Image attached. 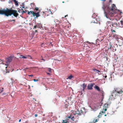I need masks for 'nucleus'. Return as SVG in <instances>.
I'll return each instance as SVG.
<instances>
[{
	"mask_svg": "<svg viewBox=\"0 0 123 123\" xmlns=\"http://www.w3.org/2000/svg\"><path fill=\"white\" fill-rule=\"evenodd\" d=\"M112 2V0H109L108 4H105L103 3L102 8L104 11L105 16L107 18L112 21L114 20H116L115 18L114 14L117 10V7L114 4H113L110 6L109 3Z\"/></svg>",
	"mask_w": 123,
	"mask_h": 123,
	"instance_id": "f257e3e1",
	"label": "nucleus"
},
{
	"mask_svg": "<svg viewBox=\"0 0 123 123\" xmlns=\"http://www.w3.org/2000/svg\"><path fill=\"white\" fill-rule=\"evenodd\" d=\"M13 15L15 17H17L18 15V14L17 11L15 10H13L9 9V16H11L12 15Z\"/></svg>",
	"mask_w": 123,
	"mask_h": 123,
	"instance_id": "f03ea898",
	"label": "nucleus"
},
{
	"mask_svg": "<svg viewBox=\"0 0 123 123\" xmlns=\"http://www.w3.org/2000/svg\"><path fill=\"white\" fill-rule=\"evenodd\" d=\"M9 9L7 8L6 9L0 10V14L5 15L6 16H9Z\"/></svg>",
	"mask_w": 123,
	"mask_h": 123,
	"instance_id": "7ed1b4c3",
	"label": "nucleus"
},
{
	"mask_svg": "<svg viewBox=\"0 0 123 123\" xmlns=\"http://www.w3.org/2000/svg\"><path fill=\"white\" fill-rule=\"evenodd\" d=\"M114 90L118 92V94H121L123 92V88L120 89L119 88H114Z\"/></svg>",
	"mask_w": 123,
	"mask_h": 123,
	"instance_id": "20e7f679",
	"label": "nucleus"
},
{
	"mask_svg": "<svg viewBox=\"0 0 123 123\" xmlns=\"http://www.w3.org/2000/svg\"><path fill=\"white\" fill-rule=\"evenodd\" d=\"M110 27L111 28H113L114 26L116 28H117V27H119V23H116L114 22L113 24H112V26L110 25Z\"/></svg>",
	"mask_w": 123,
	"mask_h": 123,
	"instance_id": "39448f33",
	"label": "nucleus"
},
{
	"mask_svg": "<svg viewBox=\"0 0 123 123\" xmlns=\"http://www.w3.org/2000/svg\"><path fill=\"white\" fill-rule=\"evenodd\" d=\"M12 59V57L10 56L6 59V62L7 65L9 64L11 62Z\"/></svg>",
	"mask_w": 123,
	"mask_h": 123,
	"instance_id": "423d86ee",
	"label": "nucleus"
},
{
	"mask_svg": "<svg viewBox=\"0 0 123 123\" xmlns=\"http://www.w3.org/2000/svg\"><path fill=\"white\" fill-rule=\"evenodd\" d=\"M75 114H78L79 116L81 115V114L82 113V110L80 109L79 110L78 109L75 111Z\"/></svg>",
	"mask_w": 123,
	"mask_h": 123,
	"instance_id": "0eeeda50",
	"label": "nucleus"
},
{
	"mask_svg": "<svg viewBox=\"0 0 123 123\" xmlns=\"http://www.w3.org/2000/svg\"><path fill=\"white\" fill-rule=\"evenodd\" d=\"M94 85V83H92L91 84L88 85L87 89L88 90H92V87Z\"/></svg>",
	"mask_w": 123,
	"mask_h": 123,
	"instance_id": "6e6552de",
	"label": "nucleus"
},
{
	"mask_svg": "<svg viewBox=\"0 0 123 123\" xmlns=\"http://www.w3.org/2000/svg\"><path fill=\"white\" fill-rule=\"evenodd\" d=\"M118 92H115L114 90L113 91L112 93V96L116 97L117 96L118 94Z\"/></svg>",
	"mask_w": 123,
	"mask_h": 123,
	"instance_id": "1a4fd4ad",
	"label": "nucleus"
},
{
	"mask_svg": "<svg viewBox=\"0 0 123 123\" xmlns=\"http://www.w3.org/2000/svg\"><path fill=\"white\" fill-rule=\"evenodd\" d=\"M33 15L34 17L36 16V18L40 16V15L39 14V12H38L37 13L34 12Z\"/></svg>",
	"mask_w": 123,
	"mask_h": 123,
	"instance_id": "9d476101",
	"label": "nucleus"
},
{
	"mask_svg": "<svg viewBox=\"0 0 123 123\" xmlns=\"http://www.w3.org/2000/svg\"><path fill=\"white\" fill-rule=\"evenodd\" d=\"M105 113V112L104 111H101L99 113V115L98 116V118H100L103 114H104Z\"/></svg>",
	"mask_w": 123,
	"mask_h": 123,
	"instance_id": "9b49d317",
	"label": "nucleus"
},
{
	"mask_svg": "<svg viewBox=\"0 0 123 123\" xmlns=\"http://www.w3.org/2000/svg\"><path fill=\"white\" fill-rule=\"evenodd\" d=\"M71 118L72 120V121H73V120L75 118L74 116H73L72 115H70L69 116H68L67 118V119H68V118Z\"/></svg>",
	"mask_w": 123,
	"mask_h": 123,
	"instance_id": "f8f14e48",
	"label": "nucleus"
},
{
	"mask_svg": "<svg viewBox=\"0 0 123 123\" xmlns=\"http://www.w3.org/2000/svg\"><path fill=\"white\" fill-rule=\"evenodd\" d=\"M78 119L77 118H75L73 120V121H71L72 123H76L78 121Z\"/></svg>",
	"mask_w": 123,
	"mask_h": 123,
	"instance_id": "ddd939ff",
	"label": "nucleus"
},
{
	"mask_svg": "<svg viewBox=\"0 0 123 123\" xmlns=\"http://www.w3.org/2000/svg\"><path fill=\"white\" fill-rule=\"evenodd\" d=\"M95 89L97 90L99 92L100 91V89L99 86L97 85H95L94 87Z\"/></svg>",
	"mask_w": 123,
	"mask_h": 123,
	"instance_id": "4468645a",
	"label": "nucleus"
},
{
	"mask_svg": "<svg viewBox=\"0 0 123 123\" xmlns=\"http://www.w3.org/2000/svg\"><path fill=\"white\" fill-rule=\"evenodd\" d=\"M87 86L86 84H85V83H84L83 85H81V86L83 87V91H84V89L86 88Z\"/></svg>",
	"mask_w": 123,
	"mask_h": 123,
	"instance_id": "2eb2a0df",
	"label": "nucleus"
},
{
	"mask_svg": "<svg viewBox=\"0 0 123 123\" xmlns=\"http://www.w3.org/2000/svg\"><path fill=\"white\" fill-rule=\"evenodd\" d=\"M120 23H119V27L122 28L123 27V22L121 21H120Z\"/></svg>",
	"mask_w": 123,
	"mask_h": 123,
	"instance_id": "dca6fc26",
	"label": "nucleus"
},
{
	"mask_svg": "<svg viewBox=\"0 0 123 123\" xmlns=\"http://www.w3.org/2000/svg\"><path fill=\"white\" fill-rule=\"evenodd\" d=\"M13 1L14 2L16 6H18V1H16V0H13Z\"/></svg>",
	"mask_w": 123,
	"mask_h": 123,
	"instance_id": "f3484780",
	"label": "nucleus"
},
{
	"mask_svg": "<svg viewBox=\"0 0 123 123\" xmlns=\"http://www.w3.org/2000/svg\"><path fill=\"white\" fill-rule=\"evenodd\" d=\"M113 22H112L110 21H107L106 22V24L107 25H108L109 24H110L111 26H112V24H113Z\"/></svg>",
	"mask_w": 123,
	"mask_h": 123,
	"instance_id": "a211bd4d",
	"label": "nucleus"
},
{
	"mask_svg": "<svg viewBox=\"0 0 123 123\" xmlns=\"http://www.w3.org/2000/svg\"><path fill=\"white\" fill-rule=\"evenodd\" d=\"M103 40V39H97L96 40V41L97 42L99 43V42H101Z\"/></svg>",
	"mask_w": 123,
	"mask_h": 123,
	"instance_id": "6ab92c4d",
	"label": "nucleus"
},
{
	"mask_svg": "<svg viewBox=\"0 0 123 123\" xmlns=\"http://www.w3.org/2000/svg\"><path fill=\"white\" fill-rule=\"evenodd\" d=\"M111 31L112 33H113V34H114V35L115 34V31L113 29V28H111Z\"/></svg>",
	"mask_w": 123,
	"mask_h": 123,
	"instance_id": "aec40b11",
	"label": "nucleus"
},
{
	"mask_svg": "<svg viewBox=\"0 0 123 123\" xmlns=\"http://www.w3.org/2000/svg\"><path fill=\"white\" fill-rule=\"evenodd\" d=\"M95 21H96V19L95 18H94L93 19V20H92V22H93V23H97V21H95Z\"/></svg>",
	"mask_w": 123,
	"mask_h": 123,
	"instance_id": "412c9836",
	"label": "nucleus"
},
{
	"mask_svg": "<svg viewBox=\"0 0 123 123\" xmlns=\"http://www.w3.org/2000/svg\"><path fill=\"white\" fill-rule=\"evenodd\" d=\"M69 106V105L67 104H65V107L66 108V109L67 110H68V107Z\"/></svg>",
	"mask_w": 123,
	"mask_h": 123,
	"instance_id": "4be33fe9",
	"label": "nucleus"
},
{
	"mask_svg": "<svg viewBox=\"0 0 123 123\" xmlns=\"http://www.w3.org/2000/svg\"><path fill=\"white\" fill-rule=\"evenodd\" d=\"M20 57V58H27V57L22 55H21Z\"/></svg>",
	"mask_w": 123,
	"mask_h": 123,
	"instance_id": "5701e85b",
	"label": "nucleus"
},
{
	"mask_svg": "<svg viewBox=\"0 0 123 123\" xmlns=\"http://www.w3.org/2000/svg\"><path fill=\"white\" fill-rule=\"evenodd\" d=\"M108 104H104V107H105L106 108H108Z\"/></svg>",
	"mask_w": 123,
	"mask_h": 123,
	"instance_id": "b1692460",
	"label": "nucleus"
},
{
	"mask_svg": "<svg viewBox=\"0 0 123 123\" xmlns=\"http://www.w3.org/2000/svg\"><path fill=\"white\" fill-rule=\"evenodd\" d=\"M107 110V108H106L105 107H104V106H103V109L102 110V111H106Z\"/></svg>",
	"mask_w": 123,
	"mask_h": 123,
	"instance_id": "393cba45",
	"label": "nucleus"
},
{
	"mask_svg": "<svg viewBox=\"0 0 123 123\" xmlns=\"http://www.w3.org/2000/svg\"><path fill=\"white\" fill-rule=\"evenodd\" d=\"M95 70L96 71H97V72H98V74H101V71H99L98 70L96 69Z\"/></svg>",
	"mask_w": 123,
	"mask_h": 123,
	"instance_id": "a878e982",
	"label": "nucleus"
},
{
	"mask_svg": "<svg viewBox=\"0 0 123 123\" xmlns=\"http://www.w3.org/2000/svg\"><path fill=\"white\" fill-rule=\"evenodd\" d=\"M73 77V76L71 75L70 76H69L68 77V79H71Z\"/></svg>",
	"mask_w": 123,
	"mask_h": 123,
	"instance_id": "bb28decb",
	"label": "nucleus"
},
{
	"mask_svg": "<svg viewBox=\"0 0 123 123\" xmlns=\"http://www.w3.org/2000/svg\"><path fill=\"white\" fill-rule=\"evenodd\" d=\"M102 97L101 98V101H102L103 99L104 98V95L103 93H102Z\"/></svg>",
	"mask_w": 123,
	"mask_h": 123,
	"instance_id": "cd10ccee",
	"label": "nucleus"
},
{
	"mask_svg": "<svg viewBox=\"0 0 123 123\" xmlns=\"http://www.w3.org/2000/svg\"><path fill=\"white\" fill-rule=\"evenodd\" d=\"M48 71L49 72H51V69L50 68H48Z\"/></svg>",
	"mask_w": 123,
	"mask_h": 123,
	"instance_id": "c85d7f7f",
	"label": "nucleus"
},
{
	"mask_svg": "<svg viewBox=\"0 0 123 123\" xmlns=\"http://www.w3.org/2000/svg\"><path fill=\"white\" fill-rule=\"evenodd\" d=\"M30 13L31 14H32V15L33 14V13H34V12L33 11H30Z\"/></svg>",
	"mask_w": 123,
	"mask_h": 123,
	"instance_id": "c756f323",
	"label": "nucleus"
},
{
	"mask_svg": "<svg viewBox=\"0 0 123 123\" xmlns=\"http://www.w3.org/2000/svg\"><path fill=\"white\" fill-rule=\"evenodd\" d=\"M39 79H37V80H36L35 79H34L33 80V81H34V82H36V81H39Z\"/></svg>",
	"mask_w": 123,
	"mask_h": 123,
	"instance_id": "7c9ffc66",
	"label": "nucleus"
},
{
	"mask_svg": "<svg viewBox=\"0 0 123 123\" xmlns=\"http://www.w3.org/2000/svg\"><path fill=\"white\" fill-rule=\"evenodd\" d=\"M68 122L66 121H65L64 120H63L62 123H67Z\"/></svg>",
	"mask_w": 123,
	"mask_h": 123,
	"instance_id": "2f4dec72",
	"label": "nucleus"
},
{
	"mask_svg": "<svg viewBox=\"0 0 123 123\" xmlns=\"http://www.w3.org/2000/svg\"><path fill=\"white\" fill-rule=\"evenodd\" d=\"M35 9L36 11H38V8L37 7H36Z\"/></svg>",
	"mask_w": 123,
	"mask_h": 123,
	"instance_id": "473e14b6",
	"label": "nucleus"
},
{
	"mask_svg": "<svg viewBox=\"0 0 123 123\" xmlns=\"http://www.w3.org/2000/svg\"><path fill=\"white\" fill-rule=\"evenodd\" d=\"M37 25L34 26V27L33 29L36 28L37 27Z\"/></svg>",
	"mask_w": 123,
	"mask_h": 123,
	"instance_id": "72a5a7b5",
	"label": "nucleus"
},
{
	"mask_svg": "<svg viewBox=\"0 0 123 123\" xmlns=\"http://www.w3.org/2000/svg\"><path fill=\"white\" fill-rule=\"evenodd\" d=\"M99 120V119H97L95 120V121L94 122H96L98 121Z\"/></svg>",
	"mask_w": 123,
	"mask_h": 123,
	"instance_id": "f704fd0d",
	"label": "nucleus"
},
{
	"mask_svg": "<svg viewBox=\"0 0 123 123\" xmlns=\"http://www.w3.org/2000/svg\"><path fill=\"white\" fill-rule=\"evenodd\" d=\"M0 62H2V64H4V63H3V62H2V60H1V59H0Z\"/></svg>",
	"mask_w": 123,
	"mask_h": 123,
	"instance_id": "c9c22d12",
	"label": "nucleus"
},
{
	"mask_svg": "<svg viewBox=\"0 0 123 123\" xmlns=\"http://www.w3.org/2000/svg\"><path fill=\"white\" fill-rule=\"evenodd\" d=\"M111 46L110 48H109L108 49V50L109 49H110L111 48Z\"/></svg>",
	"mask_w": 123,
	"mask_h": 123,
	"instance_id": "e433bc0d",
	"label": "nucleus"
},
{
	"mask_svg": "<svg viewBox=\"0 0 123 123\" xmlns=\"http://www.w3.org/2000/svg\"><path fill=\"white\" fill-rule=\"evenodd\" d=\"M30 12L29 11H28V14H29V15H30Z\"/></svg>",
	"mask_w": 123,
	"mask_h": 123,
	"instance_id": "4c0bfd02",
	"label": "nucleus"
},
{
	"mask_svg": "<svg viewBox=\"0 0 123 123\" xmlns=\"http://www.w3.org/2000/svg\"><path fill=\"white\" fill-rule=\"evenodd\" d=\"M28 56L29 57V58H30L31 59H32V58L31 57V56L28 55Z\"/></svg>",
	"mask_w": 123,
	"mask_h": 123,
	"instance_id": "58836bf2",
	"label": "nucleus"
},
{
	"mask_svg": "<svg viewBox=\"0 0 123 123\" xmlns=\"http://www.w3.org/2000/svg\"><path fill=\"white\" fill-rule=\"evenodd\" d=\"M29 76H33V75L32 74L31 75H28Z\"/></svg>",
	"mask_w": 123,
	"mask_h": 123,
	"instance_id": "ea45409f",
	"label": "nucleus"
},
{
	"mask_svg": "<svg viewBox=\"0 0 123 123\" xmlns=\"http://www.w3.org/2000/svg\"><path fill=\"white\" fill-rule=\"evenodd\" d=\"M37 116V114H35V117H36Z\"/></svg>",
	"mask_w": 123,
	"mask_h": 123,
	"instance_id": "a19ab883",
	"label": "nucleus"
},
{
	"mask_svg": "<svg viewBox=\"0 0 123 123\" xmlns=\"http://www.w3.org/2000/svg\"><path fill=\"white\" fill-rule=\"evenodd\" d=\"M12 21H15V20H14V19H13V20H10V21L11 22H12Z\"/></svg>",
	"mask_w": 123,
	"mask_h": 123,
	"instance_id": "79ce46f5",
	"label": "nucleus"
},
{
	"mask_svg": "<svg viewBox=\"0 0 123 123\" xmlns=\"http://www.w3.org/2000/svg\"><path fill=\"white\" fill-rule=\"evenodd\" d=\"M96 69H94L93 70L95 72H97V71H96L95 70Z\"/></svg>",
	"mask_w": 123,
	"mask_h": 123,
	"instance_id": "37998d69",
	"label": "nucleus"
},
{
	"mask_svg": "<svg viewBox=\"0 0 123 123\" xmlns=\"http://www.w3.org/2000/svg\"><path fill=\"white\" fill-rule=\"evenodd\" d=\"M47 74L49 75H50V73H47Z\"/></svg>",
	"mask_w": 123,
	"mask_h": 123,
	"instance_id": "c03bdc74",
	"label": "nucleus"
},
{
	"mask_svg": "<svg viewBox=\"0 0 123 123\" xmlns=\"http://www.w3.org/2000/svg\"><path fill=\"white\" fill-rule=\"evenodd\" d=\"M41 60H43L44 61H45V60L44 59H41Z\"/></svg>",
	"mask_w": 123,
	"mask_h": 123,
	"instance_id": "a18cd8bd",
	"label": "nucleus"
},
{
	"mask_svg": "<svg viewBox=\"0 0 123 123\" xmlns=\"http://www.w3.org/2000/svg\"><path fill=\"white\" fill-rule=\"evenodd\" d=\"M90 43H93V44L94 43L93 42H90Z\"/></svg>",
	"mask_w": 123,
	"mask_h": 123,
	"instance_id": "49530a36",
	"label": "nucleus"
},
{
	"mask_svg": "<svg viewBox=\"0 0 123 123\" xmlns=\"http://www.w3.org/2000/svg\"><path fill=\"white\" fill-rule=\"evenodd\" d=\"M21 121V119H20L19 120V122H20Z\"/></svg>",
	"mask_w": 123,
	"mask_h": 123,
	"instance_id": "de8ad7c7",
	"label": "nucleus"
},
{
	"mask_svg": "<svg viewBox=\"0 0 123 123\" xmlns=\"http://www.w3.org/2000/svg\"><path fill=\"white\" fill-rule=\"evenodd\" d=\"M105 77V78H106L107 77V76L106 75Z\"/></svg>",
	"mask_w": 123,
	"mask_h": 123,
	"instance_id": "09e8293b",
	"label": "nucleus"
},
{
	"mask_svg": "<svg viewBox=\"0 0 123 123\" xmlns=\"http://www.w3.org/2000/svg\"><path fill=\"white\" fill-rule=\"evenodd\" d=\"M3 88H2V91H1V92H2V90H3Z\"/></svg>",
	"mask_w": 123,
	"mask_h": 123,
	"instance_id": "8fccbe9b",
	"label": "nucleus"
},
{
	"mask_svg": "<svg viewBox=\"0 0 123 123\" xmlns=\"http://www.w3.org/2000/svg\"><path fill=\"white\" fill-rule=\"evenodd\" d=\"M37 31V30H35V32H36Z\"/></svg>",
	"mask_w": 123,
	"mask_h": 123,
	"instance_id": "3c124183",
	"label": "nucleus"
},
{
	"mask_svg": "<svg viewBox=\"0 0 123 123\" xmlns=\"http://www.w3.org/2000/svg\"><path fill=\"white\" fill-rule=\"evenodd\" d=\"M68 16V15H67L66 16H65V17H66V16Z\"/></svg>",
	"mask_w": 123,
	"mask_h": 123,
	"instance_id": "603ef678",
	"label": "nucleus"
},
{
	"mask_svg": "<svg viewBox=\"0 0 123 123\" xmlns=\"http://www.w3.org/2000/svg\"><path fill=\"white\" fill-rule=\"evenodd\" d=\"M104 116H106V114H105Z\"/></svg>",
	"mask_w": 123,
	"mask_h": 123,
	"instance_id": "864d4df0",
	"label": "nucleus"
},
{
	"mask_svg": "<svg viewBox=\"0 0 123 123\" xmlns=\"http://www.w3.org/2000/svg\"><path fill=\"white\" fill-rule=\"evenodd\" d=\"M116 50L115 49V50H113V51H116Z\"/></svg>",
	"mask_w": 123,
	"mask_h": 123,
	"instance_id": "5fc2aeb1",
	"label": "nucleus"
},
{
	"mask_svg": "<svg viewBox=\"0 0 123 123\" xmlns=\"http://www.w3.org/2000/svg\"><path fill=\"white\" fill-rule=\"evenodd\" d=\"M62 2L63 3H64V1H63V2Z\"/></svg>",
	"mask_w": 123,
	"mask_h": 123,
	"instance_id": "6e6d98bb",
	"label": "nucleus"
},
{
	"mask_svg": "<svg viewBox=\"0 0 123 123\" xmlns=\"http://www.w3.org/2000/svg\"><path fill=\"white\" fill-rule=\"evenodd\" d=\"M6 68H7V67H6Z\"/></svg>",
	"mask_w": 123,
	"mask_h": 123,
	"instance_id": "4d7b16f0",
	"label": "nucleus"
},
{
	"mask_svg": "<svg viewBox=\"0 0 123 123\" xmlns=\"http://www.w3.org/2000/svg\"><path fill=\"white\" fill-rule=\"evenodd\" d=\"M120 12L121 13H122V12Z\"/></svg>",
	"mask_w": 123,
	"mask_h": 123,
	"instance_id": "13d9d810",
	"label": "nucleus"
},
{
	"mask_svg": "<svg viewBox=\"0 0 123 123\" xmlns=\"http://www.w3.org/2000/svg\"><path fill=\"white\" fill-rule=\"evenodd\" d=\"M23 12H25V11H23Z\"/></svg>",
	"mask_w": 123,
	"mask_h": 123,
	"instance_id": "bf43d9fd",
	"label": "nucleus"
}]
</instances>
